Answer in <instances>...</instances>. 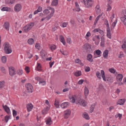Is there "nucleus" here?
<instances>
[{
  "label": "nucleus",
  "instance_id": "1",
  "mask_svg": "<svg viewBox=\"0 0 126 126\" xmlns=\"http://www.w3.org/2000/svg\"><path fill=\"white\" fill-rule=\"evenodd\" d=\"M4 45V50L5 53L7 54L11 53L12 52V50L10 45L7 42H5Z\"/></svg>",
  "mask_w": 126,
  "mask_h": 126
},
{
  "label": "nucleus",
  "instance_id": "2",
  "mask_svg": "<svg viewBox=\"0 0 126 126\" xmlns=\"http://www.w3.org/2000/svg\"><path fill=\"white\" fill-rule=\"evenodd\" d=\"M85 6L88 8H91L92 6L93 1L92 0H83Z\"/></svg>",
  "mask_w": 126,
  "mask_h": 126
},
{
  "label": "nucleus",
  "instance_id": "3",
  "mask_svg": "<svg viewBox=\"0 0 126 126\" xmlns=\"http://www.w3.org/2000/svg\"><path fill=\"white\" fill-rule=\"evenodd\" d=\"M86 52L88 53H90L92 51L91 45L89 43L85 44L84 45Z\"/></svg>",
  "mask_w": 126,
  "mask_h": 126
},
{
  "label": "nucleus",
  "instance_id": "4",
  "mask_svg": "<svg viewBox=\"0 0 126 126\" xmlns=\"http://www.w3.org/2000/svg\"><path fill=\"white\" fill-rule=\"evenodd\" d=\"M25 86L28 92L30 93L33 92V87L31 84L28 83Z\"/></svg>",
  "mask_w": 126,
  "mask_h": 126
},
{
  "label": "nucleus",
  "instance_id": "5",
  "mask_svg": "<svg viewBox=\"0 0 126 126\" xmlns=\"http://www.w3.org/2000/svg\"><path fill=\"white\" fill-rule=\"evenodd\" d=\"M34 24L33 23H31L26 25L24 28V31L26 32L29 31L34 26Z\"/></svg>",
  "mask_w": 126,
  "mask_h": 126
},
{
  "label": "nucleus",
  "instance_id": "6",
  "mask_svg": "<svg viewBox=\"0 0 126 126\" xmlns=\"http://www.w3.org/2000/svg\"><path fill=\"white\" fill-rule=\"evenodd\" d=\"M9 73L11 76L12 77L16 74V71L14 68L12 67H9Z\"/></svg>",
  "mask_w": 126,
  "mask_h": 126
},
{
  "label": "nucleus",
  "instance_id": "7",
  "mask_svg": "<svg viewBox=\"0 0 126 126\" xmlns=\"http://www.w3.org/2000/svg\"><path fill=\"white\" fill-rule=\"evenodd\" d=\"M2 107L5 111L9 115L11 114L9 108L6 105H2Z\"/></svg>",
  "mask_w": 126,
  "mask_h": 126
},
{
  "label": "nucleus",
  "instance_id": "8",
  "mask_svg": "<svg viewBox=\"0 0 126 126\" xmlns=\"http://www.w3.org/2000/svg\"><path fill=\"white\" fill-rule=\"evenodd\" d=\"M21 9V6L19 4H17L15 7L14 10L16 12H18L20 11Z\"/></svg>",
  "mask_w": 126,
  "mask_h": 126
},
{
  "label": "nucleus",
  "instance_id": "9",
  "mask_svg": "<svg viewBox=\"0 0 126 126\" xmlns=\"http://www.w3.org/2000/svg\"><path fill=\"white\" fill-rule=\"evenodd\" d=\"M47 53L46 52L43 50H42L40 52V55L41 56V57L43 59H45V58L46 57V56Z\"/></svg>",
  "mask_w": 126,
  "mask_h": 126
},
{
  "label": "nucleus",
  "instance_id": "10",
  "mask_svg": "<svg viewBox=\"0 0 126 126\" xmlns=\"http://www.w3.org/2000/svg\"><path fill=\"white\" fill-rule=\"evenodd\" d=\"M123 78L122 75L121 74H119L116 77V80L117 81H121Z\"/></svg>",
  "mask_w": 126,
  "mask_h": 126
},
{
  "label": "nucleus",
  "instance_id": "11",
  "mask_svg": "<svg viewBox=\"0 0 126 126\" xmlns=\"http://www.w3.org/2000/svg\"><path fill=\"white\" fill-rule=\"evenodd\" d=\"M3 26L4 28H5L6 30L7 31L9 30V24L8 22H5Z\"/></svg>",
  "mask_w": 126,
  "mask_h": 126
},
{
  "label": "nucleus",
  "instance_id": "12",
  "mask_svg": "<svg viewBox=\"0 0 126 126\" xmlns=\"http://www.w3.org/2000/svg\"><path fill=\"white\" fill-rule=\"evenodd\" d=\"M50 109V107H46L42 111V113L43 114H46L48 110Z\"/></svg>",
  "mask_w": 126,
  "mask_h": 126
},
{
  "label": "nucleus",
  "instance_id": "13",
  "mask_svg": "<svg viewBox=\"0 0 126 126\" xmlns=\"http://www.w3.org/2000/svg\"><path fill=\"white\" fill-rule=\"evenodd\" d=\"M27 106V110L28 112L30 111L33 107V105L31 103L28 104Z\"/></svg>",
  "mask_w": 126,
  "mask_h": 126
},
{
  "label": "nucleus",
  "instance_id": "14",
  "mask_svg": "<svg viewBox=\"0 0 126 126\" xmlns=\"http://www.w3.org/2000/svg\"><path fill=\"white\" fill-rule=\"evenodd\" d=\"M69 103L68 102H65L61 104V107L63 108H64L67 107L69 105Z\"/></svg>",
  "mask_w": 126,
  "mask_h": 126
},
{
  "label": "nucleus",
  "instance_id": "15",
  "mask_svg": "<svg viewBox=\"0 0 126 126\" xmlns=\"http://www.w3.org/2000/svg\"><path fill=\"white\" fill-rule=\"evenodd\" d=\"M92 55L91 54H89L87 56V59L89 62H92L93 61V59H92Z\"/></svg>",
  "mask_w": 126,
  "mask_h": 126
},
{
  "label": "nucleus",
  "instance_id": "16",
  "mask_svg": "<svg viewBox=\"0 0 126 126\" xmlns=\"http://www.w3.org/2000/svg\"><path fill=\"white\" fill-rule=\"evenodd\" d=\"M126 100L125 99H121L119 100L118 103V102H117V104H119L120 105H123L124 103H125V101Z\"/></svg>",
  "mask_w": 126,
  "mask_h": 126
},
{
  "label": "nucleus",
  "instance_id": "17",
  "mask_svg": "<svg viewBox=\"0 0 126 126\" xmlns=\"http://www.w3.org/2000/svg\"><path fill=\"white\" fill-rule=\"evenodd\" d=\"M79 103L82 106L84 107H85L86 105V102L84 100H80L79 102Z\"/></svg>",
  "mask_w": 126,
  "mask_h": 126
},
{
  "label": "nucleus",
  "instance_id": "18",
  "mask_svg": "<svg viewBox=\"0 0 126 126\" xmlns=\"http://www.w3.org/2000/svg\"><path fill=\"white\" fill-rule=\"evenodd\" d=\"M15 1V0H5V3L6 4H11L14 3Z\"/></svg>",
  "mask_w": 126,
  "mask_h": 126
},
{
  "label": "nucleus",
  "instance_id": "19",
  "mask_svg": "<svg viewBox=\"0 0 126 126\" xmlns=\"http://www.w3.org/2000/svg\"><path fill=\"white\" fill-rule=\"evenodd\" d=\"M60 40L61 42L63 43L64 45H65L66 43L65 41L64 38L63 37L62 35H61L60 36Z\"/></svg>",
  "mask_w": 126,
  "mask_h": 126
},
{
  "label": "nucleus",
  "instance_id": "20",
  "mask_svg": "<svg viewBox=\"0 0 126 126\" xmlns=\"http://www.w3.org/2000/svg\"><path fill=\"white\" fill-rule=\"evenodd\" d=\"M46 124L50 125L52 123V121L51 118L50 117H49L46 120Z\"/></svg>",
  "mask_w": 126,
  "mask_h": 126
},
{
  "label": "nucleus",
  "instance_id": "21",
  "mask_svg": "<svg viewBox=\"0 0 126 126\" xmlns=\"http://www.w3.org/2000/svg\"><path fill=\"white\" fill-rule=\"evenodd\" d=\"M108 50H105L103 53V56L105 58H107L108 56Z\"/></svg>",
  "mask_w": 126,
  "mask_h": 126
},
{
  "label": "nucleus",
  "instance_id": "22",
  "mask_svg": "<svg viewBox=\"0 0 126 126\" xmlns=\"http://www.w3.org/2000/svg\"><path fill=\"white\" fill-rule=\"evenodd\" d=\"M107 37L110 39H111V34L110 33V30H107Z\"/></svg>",
  "mask_w": 126,
  "mask_h": 126
},
{
  "label": "nucleus",
  "instance_id": "23",
  "mask_svg": "<svg viewBox=\"0 0 126 126\" xmlns=\"http://www.w3.org/2000/svg\"><path fill=\"white\" fill-rule=\"evenodd\" d=\"M101 73L103 80L105 81H106V79L105 78L104 71L103 70H101Z\"/></svg>",
  "mask_w": 126,
  "mask_h": 126
},
{
  "label": "nucleus",
  "instance_id": "24",
  "mask_svg": "<svg viewBox=\"0 0 126 126\" xmlns=\"http://www.w3.org/2000/svg\"><path fill=\"white\" fill-rule=\"evenodd\" d=\"M83 116L84 118H85L86 119L88 120L90 119V117L88 114L86 113V112H85L83 114Z\"/></svg>",
  "mask_w": 126,
  "mask_h": 126
},
{
  "label": "nucleus",
  "instance_id": "25",
  "mask_svg": "<svg viewBox=\"0 0 126 126\" xmlns=\"http://www.w3.org/2000/svg\"><path fill=\"white\" fill-rule=\"evenodd\" d=\"M74 74L76 77H79L81 75V72L80 71H79L76 72Z\"/></svg>",
  "mask_w": 126,
  "mask_h": 126
},
{
  "label": "nucleus",
  "instance_id": "26",
  "mask_svg": "<svg viewBox=\"0 0 126 126\" xmlns=\"http://www.w3.org/2000/svg\"><path fill=\"white\" fill-rule=\"evenodd\" d=\"M95 105L94 104H92L91 105V107L90 108V113H92L94 111V108L95 107Z\"/></svg>",
  "mask_w": 126,
  "mask_h": 126
},
{
  "label": "nucleus",
  "instance_id": "27",
  "mask_svg": "<svg viewBox=\"0 0 126 126\" xmlns=\"http://www.w3.org/2000/svg\"><path fill=\"white\" fill-rule=\"evenodd\" d=\"M84 93V94L86 96L88 95L89 94V90L86 87H85Z\"/></svg>",
  "mask_w": 126,
  "mask_h": 126
},
{
  "label": "nucleus",
  "instance_id": "28",
  "mask_svg": "<svg viewBox=\"0 0 126 126\" xmlns=\"http://www.w3.org/2000/svg\"><path fill=\"white\" fill-rule=\"evenodd\" d=\"M58 3V0H53L52 2L51 5L52 6H57Z\"/></svg>",
  "mask_w": 126,
  "mask_h": 126
},
{
  "label": "nucleus",
  "instance_id": "29",
  "mask_svg": "<svg viewBox=\"0 0 126 126\" xmlns=\"http://www.w3.org/2000/svg\"><path fill=\"white\" fill-rule=\"evenodd\" d=\"M42 67L40 64L39 63H37V69L38 71H42V70L41 69Z\"/></svg>",
  "mask_w": 126,
  "mask_h": 126
},
{
  "label": "nucleus",
  "instance_id": "30",
  "mask_svg": "<svg viewBox=\"0 0 126 126\" xmlns=\"http://www.w3.org/2000/svg\"><path fill=\"white\" fill-rule=\"evenodd\" d=\"M75 5L76 7V11L79 12L80 10V8L79 7V5L78 4L77 2H75Z\"/></svg>",
  "mask_w": 126,
  "mask_h": 126
},
{
  "label": "nucleus",
  "instance_id": "31",
  "mask_svg": "<svg viewBox=\"0 0 126 126\" xmlns=\"http://www.w3.org/2000/svg\"><path fill=\"white\" fill-rule=\"evenodd\" d=\"M11 116L10 115L9 116L6 115L4 117V121L6 123H7L9 120L11 119Z\"/></svg>",
  "mask_w": 126,
  "mask_h": 126
},
{
  "label": "nucleus",
  "instance_id": "32",
  "mask_svg": "<svg viewBox=\"0 0 126 126\" xmlns=\"http://www.w3.org/2000/svg\"><path fill=\"white\" fill-rule=\"evenodd\" d=\"M101 45L102 47H104V42L105 39L104 37H101Z\"/></svg>",
  "mask_w": 126,
  "mask_h": 126
},
{
  "label": "nucleus",
  "instance_id": "33",
  "mask_svg": "<svg viewBox=\"0 0 126 126\" xmlns=\"http://www.w3.org/2000/svg\"><path fill=\"white\" fill-rule=\"evenodd\" d=\"M11 9L10 8L8 7H3L1 9V10L2 11H9L11 10Z\"/></svg>",
  "mask_w": 126,
  "mask_h": 126
},
{
  "label": "nucleus",
  "instance_id": "34",
  "mask_svg": "<svg viewBox=\"0 0 126 126\" xmlns=\"http://www.w3.org/2000/svg\"><path fill=\"white\" fill-rule=\"evenodd\" d=\"M121 19L124 25L126 26V17H121Z\"/></svg>",
  "mask_w": 126,
  "mask_h": 126
},
{
  "label": "nucleus",
  "instance_id": "35",
  "mask_svg": "<svg viewBox=\"0 0 126 126\" xmlns=\"http://www.w3.org/2000/svg\"><path fill=\"white\" fill-rule=\"evenodd\" d=\"M1 60L3 63H5L7 61L6 57L5 56H2L1 58Z\"/></svg>",
  "mask_w": 126,
  "mask_h": 126
},
{
  "label": "nucleus",
  "instance_id": "36",
  "mask_svg": "<svg viewBox=\"0 0 126 126\" xmlns=\"http://www.w3.org/2000/svg\"><path fill=\"white\" fill-rule=\"evenodd\" d=\"M28 42L29 44L30 45H32L34 43V40L32 38L28 40Z\"/></svg>",
  "mask_w": 126,
  "mask_h": 126
},
{
  "label": "nucleus",
  "instance_id": "37",
  "mask_svg": "<svg viewBox=\"0 0 126 126\" xmlns=\"http://www.w3.org/2000/svg\"><path fill=\"white\" fill-rule=\"evenodd\" d=\"M124 44L122 45V47L124 49H126V38L124 39Z\"/></svg>",
  "mask_w": 126,
  "mask_h": 126
},
{
  "label": "nucleus",
  "instance_id": "38",
  "mask_svg": "<svg viewBox=\"0 0 126 126\" xmlns=\"http://www.w3.org/2000/svg\"><path fill=\"white\" fill-rule=\"evenodd\" d=\"M54 105L57 108H58L59 107V102L58 101H56V99L55 101Z\"/></svg>",
  "mask_w": 126,
  "mask_h": 126
},
{
  "label": "nucleus",
  "instance_id": "39",
  "mask_svg": "<svg viewBox=\"0 0 126 126\" xmlns=\"http://www.w3.org/2000/svg\"><path fill=\"white\" fill-rule=\"evenodd\" d=\"M64 113L65 115H70L71 113V111L70 110H66L64 111Z\"/></svg>",
  "mask_w": 126,
  "mask_h": 126
},
{
  "label": "nucleus",
  "instance_id": "40",
  "mask_svg": "<svg viewBox=\"0 0 126 126\" xmlns=\"http://www.w3.org/2000/svg\"><path fill=\"white\" fill-rule=\"evenodd\" d=\"M117 22V19H116L115 21L113 22L111 25V26L113 27V28H111V30L114 29V27L115 26L116 23Z\"/></svg>",
  "mask_w": 126,
  "mask_h": 126
},
{
  "label": "nucleus",
  "instance_id": "41",
  "mask_svg": "<svg viewBox=\"0 0 126 126\" xmlns=\"http://www.w3.org/2000/svg\"><path fill=\"white\" fill-rule=\"evenodd\" d=\"M4 81H0V88H1L4 87Z\"/></svg>",
  "mask_w": 126,
  "mask_h": 126
},
{
  "label": "nucleus",
  "instance_id": "42",
  "mask_svg": "<svg viewBox=\"0 0 126 126\" xmlns=\"http://www.w3.org/2000/svg\"><path fill=\"white\" fill-rule=\"evenodd\" d=\"M96 76L97 77V78L99 79H101V78L100 77L101 76V75L100 74L99 72V71H97L96 72Z\"/></svg>",
  "mask_w": 126,
  "mask_h": 126
},
{
  "label": "nucleus",
  "instance_id": "43",
  "mask_svg": "<svg viewBox=\"0 0 126 126\" xmlns=\"http://www.w3.org/2000/svg\"><path fill=\"white\" fill-rule=\"evenodd\" d=\"M95 53L97 55H99L101 53V52L100 50L98 49L95 51Z\"/></svg>",
  "mask_w": 126,
  "mask_h": 126
},
{
  "label": "nucleus",
  "instance_id": "44",
  "mask_svg": "<svg viewBox=\"0 0 126 126\" xmlns=\"http://www.w3.org/2000/svg\"><path fill=\"white\" fill-rule=\"evenodd\" d=\"M25 69L27 73H28L30 72V68L28 66H26Z\"/></svg>",
  "mask_w": 126,
  "mask_h": 126
},
{
  "label": "nucleus",
  "instance_id": "45",
  "mask_svg": "<svg viewBox=\"0 0 126 126\" xmlns=\"http://www.w3.org/2000/svg\"><path fill=\"white\" fill-rule=\"evenodd\" d=\"M17 74L19 75H22L23 73L22 70H21L17 71Z\"/></svg>",
  "mask_w": 126,
  "mask_h": 126
},
{
  "label": "nucleus",
  "instance_id": "46",
  "mask_svg": "<svg viewBox=\"0 0 126 126\" xmlns=\"http://www.w3.org/2000/svg\"><path fill=\"white\" fill-rule=\"evenodd\" d=\"M109 71L111 73H114L115 72V71L113 68H111L109 69Z\"/></svg>",
  "mask_w": 126,
  "mask_h": 126
},
{
  "label": "nucleus",
  "instance_id": "47",
  "mask_svg": "<svg viewBox=\"0 0 126 126\" xmlns=\"http://www.w3.org/2000/svg\"><path fill=\"white\" fill-rule=\"evenodd\" d=\"M95 8L96 9V12H100V9L99 6V5H97L95 7Z\"/></svg>",
  "mask_w": 126,
  "mask_h": 126
},
{
  "label": "nucleus",
  "instance_id": "48",
  "mask_svg": "<svg viewBox=\"0 0 126 126\" xmlns=\"http://www.w3.org/2000/svg\"><path fill=\"white\" fill-rule=\"evenodd\" d=\"M104 88V87L103 86V85L101 84H100L99 85V90H102Z\"/></svg>",
  "mask_w": 126,
  "mask_h": 126
},
{
  "label": "nucleus",
  "instance_id": "49",
  "mask_svg": "<svg viewBox=\"0 0 126 126\" xmlns=\"http://www.w3.org/2000/svg\"><path fill=\"white\" fill-rule=\"evenodd\" d=\"M55 12V10L54 9H52V11H51V12L50 14L48 15L51 18V17H52L54 13Z\"/></svg>",
  "mask_w": 126,
  "mask_h": 126
},
{
  "label": "nucleus",
  "instance_id": "50",
  "mask_svg": "<svg viewBox=\"0 0 126 126\" xmlns=\"http://www.w3.org/2000/svg\"><path fill=\"white\" fill-rule=\"evenodd\" d=\"M122 116V114H120L119 113H118V114L115 115V117L116 118H117L118 117H119L120 119H121Z\"/></svg>",
  "mask_w": 126,
  "mask_h": 126
},
{
  "label": "nucleus",
  "instance_id": "51",
  "mask_svg": "<svg viewBox=\"0 0 126 126\" xmlns=\"http://www.w3.org/2000/svg\"><path fill=\"white\" fill-rule=\"evenodd\" d=\"M49 11L48 9H45L44 11V13L45 15H47L49 13Z\"/></svg>",
  "mask_w": 126,
  "mask_h": 126
},
{
  "label": "nucleus",
  "instance_id": "52",
  "mask_svg": "<svg viewBox=\"0 0 126 126\" xmlns=\"http://www.w3.org/2000/svg\"><path fill=\"white\" fill-rule=\"evenodd\" d=\"M50 48L52 50H54L56 48V46L55 45H53L51 46Z\"/></svg>",
  "mask_w": 126,
  "mask_h": 126
},
{
  "label": "nucleus",
  "instance_id": "53",
  "mask_svg": "<svg viewBox=\"0 0 126 126\" xmlns=\"http://www.w3.org/2000/svg\"><path fill=\"white\" fill-rule=\"evenodd\" d=\"M39 84H41L42 85H44L46 84V81H41L39 82Z\"/></svg>",
  "mask_w": 126,
  "mask_h": 126
},
{
  "label": "nucleus",
  "instance_id": "54",
  "mask_svg": "<svg viewBox=\"0 0 126 126\" xmlns=\"http://www.w3.org/2000/svg\"><path fill=\"white\" fill-rule=\"evenodd\" d=\"M13 115L14 117L16 116L17 114V112L15 110H13Z\"/></svg>",
  "mask_w": 126,
  "mask_h": 126
},
{
  "label": "nucleus",
  "instance_id": "55",
  "mask_svg": "<svg viewBox=\"0 0 126 126\" xmlns=\"http://www.w3.org/2000/svg\"><path fill=\"white\" fill-rule=\"evenodd\" d=\"M85 70L86 72L89 71L90 70V67L89 66L86 67L85 68Z\"/></svg>",
  "mask_w": 126,
  "mask_h": 126
},
{
  "label": "nucleus",
  "instance_id": "56",
  "mask_svg": "<svg viewBox=\"0 0 126 126\" xmlns=\"http://www.w3.org/2000/svg\"><path fill=\"white\" fill-rule=\"evenodd\" d=\"M106 78L107 79V80L108 81H111L112 80V78L110 77H106Z\"/></svg>",
  "mask_w": 126,
  "mask_h": 126
},
{
  "label": "nucleus",
  "instance_id": "57",
  "mask_svg": "<svg viewBox=\"0 0 126 126\" xmlns=\"http://www.w3.org/2000/svg\"><path fill=\"white\" fill-rule=\"evenodd\" d=\"M70 99L71 100V99H72V100L71 101V102L72 103H74L75 102V100L74 98L73 97V96L72 97H69Z\"/></svg>",
  "mask_w": 126,
  "mask_h": 126
},
{
  "label": "nucleus",
  "instance_id": "58",
  "mask_svg": "<svg viewBox=\"0 0 126 126\" xmlns=\"http://www.w3.org/2000/svg\"><path fill=\"white\" fill-rule=\"evenodd\" d=\"M1 70L2 72L3 73H5V69L3 67H1Z\"/></svg>",
  "mask_w": 126,
  "mask_h": 126
},
{
  "label": "nucleus",
  "instance_id": "59",
  "mask_svg": "<svg viewBox=\"0 0 126 126\" xmlns=\"http://www.w3.org/2000/svg\"><path fill=\"white\" fill-rule=\"evenodd\" d=\"M67 42L69 44H70L71 43V39L70 38H67Z\"/></svg>",
  "mask_w": 126,
  "mask_h": 126
},
{
  "label": "nucleus",
  "instance_id": "60",
  "mask_svg": "<svg viewBox=\"0 0 126 126\" xmlns=\"http://www.w3.org/2000/svg\"><path fill=\"white\" fill-rule=\"evenodd\" d=\"M123 16H124L122 17H126V10L125 9V10L123 11Z\"/></svg>",
  "mask_w": 126,
  "mask_h": 126
},
{
  "label": "nucleus",
  "instance_id": "61",
  "mask_svg": "<svg viewBox=\"0 0 126 126\" xmlns=\"http://www.w3.org/2000/svg\"><path fill=\"white\" fill-rule=\"evenodd\" d=\"M121 52H120V55L118 57L119 58H121L122 57H124V54L123 53L121 54Z\"/></svg>",
  "mask_w": 126,
  "mask_h": 126
},
{
  "label": "nucleus",
  "instance_id": "62",
  "mask_svg": "<svg viewBox=\"0 0 126 126\" xmlns=\"http://www.w3.org/2000/svg\"><path fill=\"white\" fill-rule=\"evenodd\" d=\"M35 79L36 80L39 81V82L42 80L41 78L39 77H36Z\"/></svg>",
  "mask_w": 126,
  "mask_h": 126
},
{
  "label": "nucleus",
  "instance_id": "63",
  "mask_svg": "<svg viewBox=\"0 0 126 126\" xmlns=\"http://www.w3.org/2000/svg\"><path fill=\"white\" fill-rule=\"evenodd\" d=\"M84 82V80L81 79L79 80L78 82V83L79 84H81Z\"/></svg>",
  "mask_w": 126,
  "mask_h": 126
},
{
  "label": "nucleus",
  "instance_id": "64",
  "mask_svg": "<svg viewBox=\"0 0 126 126\" xmlns=\"http://www.w3.org/2000/svg\"><path fill=\"white\" fill-rule=\"evenodd\" d=\"M68 23L67 22H64L63 23L62 26L63 27H65L67 25Z\"/></svg>",
  "mask_w": 126,
  "mask_h": 126
}]
</instances>
